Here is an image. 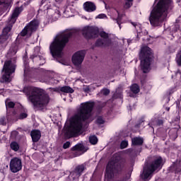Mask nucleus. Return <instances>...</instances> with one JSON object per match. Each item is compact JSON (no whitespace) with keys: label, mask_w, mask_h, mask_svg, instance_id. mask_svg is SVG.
<instances>
[{"label":"nucleus","mask_w":181,"mask_h":181,"mask_svg":"<svg viewBox=\"0 0 181 181\" xmlns=\"http://www.w3.org/2000/svg\"><path fill=\"white\" fill-rule=\"evenodd\" d=\"M94 105H95L94 102H86L81 104L78 114L72 118L71 122L72 129L68 128L64 133L66 138H74V136H77L81 132L83 122H86L87 119H90L91 112L94 110Z\"/></svg>","instance_id":"obj_1"},{"label":"nucleus","mask_w":181,"mask_h":181,"mask_svg":"<svg viewBox=\"0 0 181 181\" xmlns=\"http://www.w3.org/2000/svg\"><path fill=\"white\" fill-rule=\"evenodd\" d=\"M23 92L28 97L34 110H43L50 102L49 94L40 88L25 86L23 88Z\"/></svg>","instance_id":"obj_2"},{"label":"nucleus","mask_w":181,"mask_h":181,"mask_svg":"<svg viewBox=\"0 0 181 181\" xmlns=\"http://www.w3.org/2000/svg\"><path fill=\"white\" fill-rule=\"evenodd\" d=\"M127 166V161L122 159L119 156H115L106 165L105 176L109 180L115 177H119L124 175Z\"/></svg>","instance_id":"obj_3"},{"label":"nucleus","mask_w":181,"mask_h":181,"mask_svg":"<svg viewBox=\"0 0 181 181\" xmlns=\"http://www.w3.org/2000/svg\"><path fill=\"white\" fill-rule=\"evenodd\" d=\"M172 9V0H159L156 7L151 11L149 21L152 26H160L162 15H168V11Z\"/></svg>","instance_id":"obj_4"},{"label":"nucleus","mask_w":181,"mask_h":181,"mask_svg":"<svg viewBox=\"0 0 181 181\" xmlns=\"http://www.w3.org/2000/svg\"><path fill=\"white\" fill-rule=\"evenodd\" d=\"M71 37H73L72 32L61 33L56 35L54 41L49 46L52 57H62V53H63L64 47L67 46V43L70 42Z\"/></svg>","instance_id":"obj_5"},{"label":"nucleus","mask_w":181,"mask_h":181,"mask_svg":"<svg viewBox=\"0 0 181 181\" xmlns=\"http://www.w3.org/2000/svg\"><path fill=\"white\" fill-rule=\"evenodd\" d=\"M140 67L141 71L146 74L151 70V64L153 60V51L148 46L142 47L139 53Z\"/></svg>","instance_id":"obj_6"},{"label":"nucleus","mask_w":181,"mask_h":181,"mask_svg":"<svg viewBox=\"0 0 181 181\" xmlns=\"http://www.w3.org/2000/svg\"><path fill=\"white\" fill-rule=\"evenodd\" d=\"M16 64L12 63V60H6L4 62L2 71L4 73L2 76V80L5 83H11V75L15 73Z\"/></svg>","instance_id":"obj_7"},{"label":"nucleus","mask_w":181,"mask_h":181,"mask_svg":"<svg viewBox=\"0 0 181 181\" xmlns=\"http://www.w3.org/2000/svg\"><path fill=\"white\" fill-rule=\"evenodd\" d=\"M21 12H22V7H16L13 10L11 17L9 20V24L3 29L2 35H4L5 36H8V37L11 36V34H9V32L12 30L13 25L16 22V19H18Z\"/></svg>","instance_id":"obj_8"},{"label":"nucleus","mask_w":181,"mask_h":181,"mask_svg":"<svg viewBox=\"0 0 181 181\" xmlns=\"http://www.w3.org/2000/svg\"><path fill=\"white\" fill-rule=\"evenodd\" d=\"M38 28L39 21L36 19H33L26 25V26L21 32L20 35L23 37H25V36H26L28 34L30 36L33 32H36V30H37Z\"/></svg>","instance_id":"obj_9"},{"label":"nucleus","mask_w":181,"mask_h":181,"mask_svg":"<svg viewBox=\"0 0 181 181\" xmlns=\"http://www.w3.org/2000/svg\"><path fill=\"white\" fill-rule=\"evenodd\" d=\"M100 30L93 26H86L82 30V35L86 40H90V39H95L98 36Z\"/></svg>","instance_id":"obj_10"},{"label":"nucleus","mask_w":181,"mask_h":181,"mask_svg":"<svg viewBox=\"0 0 181 181\" xmlns=\"http://www.w3.org/2000/svg\"><path fill=\"white\" fill-rule=\"evenodd\" d=\"M10 170L13 173H18L19 170H22V160L18 157L12 158L10 161Z\"/></svg>","instance_id":"obj_11"},{"label":"nucleus","mask_w":181,"mask_h":181,"mask_svg":"<svg viewBox=\"0 0 181 181\" xmlns=\"http://www.w3.org/2000/svg\"><path fill=\"white\" fill-rule=\"evenodd\" d=\"M84 57H86V52L81 50L76 52L72 56V63L74 66H80L81 63L84 61Z\"/></svg>","instance_id":"obj_12"},{"label":"nucleus","mask_w":181,"mask_h":181,"mask_svg":"<svg viewBox=\"0 0 181 181\" xmlns=\"http://www.w3.org/2000/svg\"><path fill=\"white\" fill-rule=\"evenodd\" d=\"M110 45L111 40H103V38H98L92 46V49H94V47H108Z\"/></svg>","instance_id":"obj_13"},{"label":"nucleus","mask_w":181,"mask_h":181,"mask_svg":"<svg viewBox=\"0 0 181 181\" xmlns=\"http://www.w3.org/2000/svg\"><path fill=\"white\" fill-rule=\"evenodd\" d=\"M162 162H163V159L160 156H159L156 158L148 166L151 168L153 171L155 172V170L159 169V168L162 165Z\"/></svg>","instance_id":"obj_14"},{"label":"nucleus","mask_w":181,"mask_h":181,"mask_svg":"<svg viewBox=\"0 0 181 181\" xmlns=\"http://www.w3.org/2000/svg\"><path fill=\"white\" fill-rule=\"evenodd\" d=\"M153 172L155 171L147 165L144 168L143 173L140 175V177L142 180H148Z\"/></svg>","instance_id":"obj_15"},{"label":"nucleus","mask_w":181,"mask_h":181,"mask_svg":"<svg viewBox=\"0 0 181 181\" xmlns=\"http://www.w3.org/2000/svg\"><path fill=\"white\" fill-rule=\"evenodd\" d=\"M6 118L8 122H16V121H18V113L16 110H12L11 112H9V110H7Z\"/></svg>","instance_id":"obj_16"},{"label":"nucleus","mask_w":181,"mask_h":181,"mask_svg":"<svg viewBox=\"0 0 181 181\" xmlns=\"http://www.w3.org/2000/svg\"><path fill=\"white\" fill-rule=\"evenodd\" d=\"M83 8L86 12H94V11H96V9H97V6L92 1L85 2L83 4Z\"/></svg>","instance_id":"obj_17"},{"label":"nucleus","mask_w":181,"mask_h":181,"mask_svg":"<svg viewBox=\"0 0 181 181\" xmlns=\"http://www.w3.org/2000/svg\"><path fill=\"white\" fill-rule=\"evenodd\" d=\"M23 71H24V77L28 76V73H29V58L28 57V54H25L23 57Z\"/></svg>","instance_id":"obj_18"},{"label":"nucleus","mask_w":181,"mask_h":181,"mask_svg":"<svg viewBox=\"0 0 181 181\" xmlns=\"http://www.w3.org/2000/svg\"><path fill=\"white\" fill-rule=\"evenodd\" d=\"M30 136L33 142H39L40 138L42 137V133L40 130L34 129L30 132Z\"/></svg>","instance_id":"obj_19"},{"label":"nucleus","mask_w":181,"mask_h":181,"mask_svg":"<svg viewBox=\"0 0 181 181\" xmlns=\"http://www.w3.org/2000/svg\"><path fill=\"white\" fill-rule=\"evenodd\" d=\"M132 145L133 146H142L144 145V139L141 137H134L132 139Z\"/></svg>","instance_id":"obj_20"},{"label":"nucleus","mask_w":181,"mask_h":181,"mask_svg":"<svg viewBox=\"0 0 181 181\" xmlns=\"http://www.w3.org/2000/svg\"><path fill=\"white\" fill-rule=\"evenodd\" d=\"M71 151H78V152H87V149H86V147L84 146V145L81 143L77 144L76 145L73 146L71 148Z\"/></svg>","instance_id":"obj_21"},{"label":"nucleus","mask_w":181,"mask_h":181,"mask_svg":"<svg viewBox=\"0 0 181 181\" xmlns=\"http://www.w3.org/2000/svg\"><path fill=\"white\" fill-rule=\"evenodd\" d=\"M18 47L16 44L12 45L8 52V57H13L18 53Z\"/></svg>","instance_id":"obj_22"},{"label":"nucleus","mask_w":181,"mask_h":181,"mask_svg":"<svg viewBox=\"0 0 181 181\" xmlns=\"http://www.w3.org/2000/svg\"><path fill=\"white\" fill-rule=\"evenodd\" d=\"M40 54V47H35L34 48V52L32 55L30 56V59L33 61V63H35V59Z\"/></svg>","instance_id":"obj_23"},{"label":"nucleus","mask_w":181,"mask_h":181,"mask_svg":"<svg viewBox=\"0 0 181 181\" xmlns=\"http://www.w3.org/2000/svg\"><path fill=\"white\" fill-rule=\"evenodd\" d=\"M59 90L61 93H66L70 94H73V93H74V89L70 86H62L59 88Z\"/></svg>","instance_id":"obj_24"},{"label":"nucleus","mask_w":181,"mask_h":181,"mask_svg":"<svg viewBox=\"0 0 181 181\" xmlns=\"http://www.w3.org/2000/svg\"><path fill=\"white\" fill-rule=\"evenodd\" d=\"M170 170L171 172H175V173H180L181 165L180 164L173 165L170 167Z\"/></svg>","instance_id":"obj_25"},{"label":"nucleus","mask_w":181,"mask_h":181,"mask_svg":"<svg viewBox=\"0 0 181 181\" xmlns=\"http://www.w3.org/2000/svg\"><path fill=\"white\" fill-rule=\"evenodd\" d=\"M130 90L133 94H138L139 93V86L136 83H134L131 86Z\"/></svg>","instance_id":"obj_26"},{"label":"nucleus","mask_w":181,"mask_h":181,"mask_svg":"<svg viewBox=\"0 0 181 181\" xmlns=\"http://www.w3.org/2000/svg\"><path fill=\"white\" fill-rule=\"evenodd\" d=\"M95 124H96V125H104V124H105V119H104V117L103 116H98L95 121Z\"/></svg>","instance_id":"obj_27"},{"label":"nucleus","mask_w":181,"mask_h":181,"mask_svg":"<svg viewBox=\"0 0 181 181\" xmlns=\"http://www.w3.org/2000/svg\"><path fill=\"white\" fill-rule=\"evenodd\" d=\"M168 135L173 141H175V139L177 138V131L175 129H170L168 132Z\"/></svg>","instance_id":"obj_28"},{"label":"nucleus","mask_w":181,"mask_h":181,"mask_svg":"<svg viewBox=\"0 0 181 181\" xmlns=\"http://www.w3.org/2000/svg\"><path fill=\"white\" fill-rule=\"evenodd\" d=\"M85 170H86V167L83 164L77 165L74 168V170L76 171L81 176V175H83V172H84Z\"/></svg>","instance_id":"obj_29"},{"label":"nucleus","mask_w":181,"mask_h":181,"mask_svg":"<svg viewBox=\"0 0 181 181\" xmlns=\"http://www.w3.org/2000/svg\"><path fill=\"white\" fill-rule=\"evenodd\" d=\"M10 148L12 151H14V152H18L20 148L19 144L16 141H12L10 144Z\"/></svg>","instance_id":"obj_30"},{"label":"nucleus","mask_w":181,"mask_h":181,"mask_svg":"<svg viewBox=\"0 0 181 181\" xmlns=\"http://www.w3.org/2000/svg\"><path fill=\"white\" fill-rule=\"evenodd\" d=\"M70 176L73 180H77V179H79L81 175L74 170L70 173Z\"/></svg>","instance_id":"obj_31"},{"label":"nucleus","mask_w":181,"mask_h":181,"mask_svg":"<svg viewBox=\"0 0 181 181\" xmlns=\"http://www.w3.org/2000/svg\"><path fill=\"white\" fill-rule=\"evenodd\" d=\"M89 142L91 144V145H97L98 143V138H97V136L95 135L90 136L89 137Z\"/></svg>","instance_id":"obj_32"},{"label":"nucleus","mask_w":181,"mask_h":181,"mask_svg":"<svg viewBox=\"0 0 181 181\" xmlns=\"http://www.w3.org/2000/svg\"><path fill=\"white\" fill-rule=\"evenodd\" d=\"M17 118L18 121H19V119H25V118H28V113L20 112L18 114L17 113Z\"/></svg>","instance_id":"obj_33"},{"label":"nucleus","mask_w":181,"mask_h":181,"mask_svg":"<svg viewBox=\"0 0 181 181\" xmlns=\"http://www.w3.org/2000/svg\"><path fill=\"white\" fill-rule=\"evenodd\" d=\"M99 35L103 40H110V35L105 31H102L99 33Z\"/></svg>","instance_id":"obj_34"},{"label":"nucleus","mask_w":181,"mask_h":181,"mask_svg":"<svg viewBox=\"0 0 181 181\" xmlns=\"http://www.w3.org/2000/svg\"><path fill=\"white\" fill-rule=\"evenodd\" d=\"M8 39H9V35L1 34L0 35V45H4V43L8 40Z\"/></svg>","instance_id":"obj_35"},{"label":"nucleus","mask_w":181,"mask_h":181,"mask_svg":"<svg viewBox=\"0 0 181 181\" xmlns=\"http://www.w3.org/2000/svg\"><path fill=\"white\" fill-rule=\"evenodd\" d=\"M121 97H122V93L118 91H116L112 95V98H115V99L121 98Z\"/></svg>","instance_id":"obj_36"},{"label":"nucleus","mask_w":181,"mask_h":181,"mask_svg":"<svg viewBox=\"0 0 181 181\" xmlns=\"http://www.w3.org/2000/svg\"><path fill=\"white\" fill-rule=\"evenodd\" d=\"M128 146V141H122L120 144L121 149H125Z\"/></svg>","instance_id":"obj_37"},{"label":"nucleus","mask_w":181,"mask_h":181,"mask_svg":"<svg viewBox=\"0 0 181 181\" xmlns=\"http://www.w3.org/2000/svg\"><path fill=\"white\" fill-rule=\"evenodd\" d=\"M6 107L8 110V108H15V103L11 101L6 103Z\"/></svg>","instance_id":"obj_38"},{"label":"nucleus","mask_w":181,"mask_h":181,"mask_svg":"<svg viewBox=\"0 0 181 181\" xmlns=\"http://www.w3.org/2000/svg\"><path fill=\"white\" fill-rule=\"evenodd\" d=\"M144 122H145V120H144V119L139 120V122L135 124V128H141V125L144 126Z\"/></svg>","instance_id":"obj_39"},{"label":"nucleus","mask_w":181,"mask_h":181,"mask_svg":"<svg viewBox=\"0 0 181 181\" xmlns=\"http://www.w3.org/2000/svg\"><path fill=\"white\" fill-rule=\"evenodd\" d=\"M101 93H102L103 95H108L110 94V89H108V88H103L101 90Z\"/></svg>","instance_id":"obj_40"},{"label":"nucleus","mask_w":181,"mask_h":181,"mask_svg":"<svg viewBox=\"0 0 181 181\" xmlns=\"http://www.w3.org/2000/svg\"><path fill=\"white\" fill-rule=\"evenodd\" d=\"M19 132H18V131H13L11 134V138H12V139H15V138H16V136H18Z\"/></svg>","instance_id":"obj_41"},{"label":"nucleus","mask_w":181,"mask_h":181,"mask_svg":"<svg viewBox=\"0 0 181 181\" xmlns=\"http://www.w3.org/2000/svg\"><path fill=\"white\" fill-rule=\"evenodd\" d=\"M0 125H6V118L5 117L0 118Z\"/></svg>","instance_id":"obj_42"},{"label":"nucleus","mask_w":181,"mask_h":181,"mask_svg":"<svg viewBox=\"0 0 181 181\" xmlns=\"http://www.w3.org/2000/svg\"><path fill=\"white\" fill-rule=\"evenodd\" d=\"M70 145H71V144L70 143V141H66V142L63 144V148H64V149H68V148H70Z\"/></svg>","instance_id":"obj_43"},{"label":"nucleus","mask_w":181,"mask_h":181,"mask_svg":"<svg viewBox=\"0 0 181 181\" xmlns=\"http://www.w3.org/2000/svg\"><path fill=\"white\" fill-rule=\"evenodd\" d=\"M39 60H42V62H44V63H45V57H42L40 55H39L37 57H36L35 59V62H37Z\"/></svg>","instance_id":"obj_44"},{"label":"nucleus","mask_w":181,"mask_h":181,"mask_svg":"<svg viewBox=\"0 0 181 181\" xmlns=\"http://www.w3.org/2000/svg\"><path fill=\"white\" fill-rule=\"evenodd\" d=\"M96 18H98V19H104V18H107V15L100 13Z\"/></svg>","instance_id":"obj_45"},{"label":"nucleus","mask_w":181,"mask_h":181,"mask_svg":"<svg viewBox=\"0 0 181 181\" xmlns=\"http://www.w3.org/2000/svg\"><path fill=\"white\" fill-rule=\"evenodd\" d=\"M132 1H127L126 3H125V6L128 8H131V6H132Z\"/></svg>","instance_id":"obj_46"},{"label":"nucleus","mask_w":181,"mask_h":181,"mask_svg":"<svg viewBox=\"0 0 181 181\" xmlns=\"http://www.w3.org/2000/svg\"><path fill=\"white\" fill-rule=\"evenodd\" d=\"M117 25H119V28L121 29V21H122V18L120 17H118L117 19Z\"/></svg>","instance_id":"obj_47"},{"label":"nucleus","mask_w":181,"mask_h":181,"mask_svg":"<svg viewBox=\"0 0 181 181\" xmlns=\"http://www.w3.org/2000/svg\"><path fill=\"white\" fill-rule=\"evenodd\" d=\"M162 124H163V120H158V125H162Z\"/></svg>","instance_id":"obj_48"},{"label":"nucleus","mask_w":181,"mask_h":181,"mask_svg":"<svg viewBox=\"0 0 181 181\" xmlns=\"http://www.w3.org/2000/svg\"><path fill=\"white\" fill-rule=\"evenodd\" d=\"M6 0H0V5H2L3 4H5Z\"/></svg>","instance_id":"obj_49"},{"label":"nucleus","mask_w":181,"mask_h":181,"mask_svg":"<svg viewBox=\"0 0 181 181\" xmlns=\"http://www.w3.org/2000/svg\"><path fill=\"white\" fill-rule=\"evenodd\" d=\"M88 91H90V88H86L85 89V93H88Z\"/></svg>","instance_id":"obj_50"},{"label":"nucleus","mask_w":181,"mask_h":181,"mask_svg":"<svg viewBox=\"0 0 181 181\" xmlns=\"http://www.w3.org/2000/svg\"><path fill=\"white\" fill-rule=\"evenodd\" d=\"M45 8L47 9V11H49V9H50V8H49L48 6H45Z\"/></svg>","instance_id":"obj_51"},{"label":"nucleus","mask_w":181,"mask_h":181,"mask_svg":"<svg viewBox=\"0 0 181 181\" xmlns=\"http://www.w3.org/2000/svg\"><path fill=\"white\" fill-rule=\"evenodd\" d=\"M132 24L133 25V26H136V23H132Z\"/></svg>","instance_id":"obj_52"},{"label":"nucleus","mask_w":181,"mask_h":181,"mask_svg":"<svg viewBox=\"0 0 181 181\" xmlns=\"http://www.w3.org/2000/svg\"><path fill=\"white\" fill-rule=\"evenodd\" d=\"M167 111H170V107H166Z\"/></svg>","instance_id":"obj_53"},{"label":"nucleus","mask_w":181,"mask_h":181,"mask_svg":"<svg viewBox=\"0 0 181 181\" xmlns=\"http://www.w3.org/2000/svg\"><path fill=\"white\" fill-rule=\"evenodd\" d=\"M75 156H80V154H78V153H76Z\"/></svg>","instance_id":"obj_54"},{"label":"nucleus","mask_w":181,"mask_h":181,"mask_svg":"<svg viewBox=\"0 0 181 181\" xmlns=\"http://www.w3.org/2000/svg\"><path fill=\"white\" fill-rule=\"evenodd\" d=\"M127 1H129V2H133L134 0H127Z\"/></svg>","instance_id":"obj_55"},{"label":"nucleus","mask_w":181,"mask_h":181,"mask_svg":"<svg viewBox=\"0 0 181 181\" xmlns=\"http://www.w3.org/2000/svg\"><path fill=\"white\" fill-rule=\"evenodd\" d=\"M41 4H45V0H42Z\"/></svg>","instance_id":"obj_56"},{"label":"nucleus","mask_w":181,"mask_h":181,"mask_svg":"<svg viewBox=\"0 0 181 181\" xmlns=\"http://www.w3.org/2000/svg\"><path fill=\"white\" fill-rule=\"evenodd\" d=\"M150 128L152 129V131H154V129H153V127H150Z\"/></svg>","instance_id":"obj_57"},{"label":"nucleus","mask_w":181,"mask_h":181,"mask_svg":"<svg viewBox=\"0 0 181 181\" xmlns=\"http://www.w3.org/2000/svg\"><path fill=\"white\" fill-rule=\"evenodd\" d=\"M103 107V106H99V108H100V110H102Z\"/></svg>","instance_id":"obj_58"},{"label":"nucleus","mask_w":181,"mask_h":181,"mask_svg":"<svg viewBox=\"0 0 181 181\" xmlns=\"http://www.w3.org/2000/svg\"><path fill=\"white\" fill-rule=\"evenodd\" d=\"M37 78H38V77L37 76V77H36V80H37Z\"/></svg>","instance_id":"obj_59"}]
</instances>
